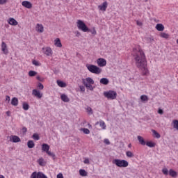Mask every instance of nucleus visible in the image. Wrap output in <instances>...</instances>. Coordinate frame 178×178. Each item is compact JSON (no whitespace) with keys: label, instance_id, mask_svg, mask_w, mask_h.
I'll return each mask as SVG.
<instances>
[{"label":"nucleus","instance_id":"f257e3e1","mask_svg":"<svg viewBox=\"0 0 178 178\" xmlns=\"http://www.w3.org/2000/svg\"><path fill=\"white\" fill-rule=\"evenodd\" d=\"M133 56L135 60V64L138 69L142 70L143 76H147L148 74V68L147 67V58H145V54L140 47L134 48Z\"/></svg>","mask_w":178,"mask_h":178},{"label":"nucleus","instance_id":"f03ea898","mask_svg":"<svg viewBox=\"0 0 178 178\" xmlns=\"http://www.w3.org/2000/svg\"><path fill=\"white\" fill-rule=\"evenodd\" d=\"M86 67L88 70L90 72V73H93L94 74H101V73H102V69H101L97 65L87 64Z\"/></svg>","mask_w":178,"mask_h":178},{"label":"nucleus","instance_id":"7ed1b4c3","mask_svg":"<svg viewBox=\"0 0 178 178\" xmlns=\"http://www.w3.org/2000/svg\"><path fill=\"white\" fill-rule=\"evenodd\" d=\"M82 83L85 85V87H86L88 90H90V91L94 90V88L92 87V85H91L94 84V80L92 78L88 77L86 79H83Z\"/></svg>","mask_w":178,"mask_h":178},{"label":"nucleus","instance_id":"20e7f679","mask_svg":"<svg viewBox=\"0 0 178 178\" xmlns=\"http://www.w3.org/2000/svg\"><path fill=\"white\" fill-rule=\"evenodd\" d=\"M113 163L118 168H127L129 166V162L126 160L114 159Z\"/></svg>","mask_w":178,"mask_h":178},{"label":"nucleus","instance_id":"39448f33","mask_svg":"<svg viewBox=\"0 0 178 178\" xmlns=\"http://www.w3.org/2000/svg\"><path fill=\"white\" fill-rule=\"evenodd\" d=\"M76 26L79 30H81V31H83V33L90 31V29L88 27H87V25H86V24L82 20L78 19L76 22Z\"/></svg>","mask_w":178,"mask_h":178},{"label":"nucleus","instance_id":"423d86ee","mask_svg":"<svg viewBox=\"0 0 178 178\" xmlns=\"http://www.w3.org/2000/svg\"><path fill=\"white\" fill-rule=\"evenodd\" d=\"M104 95L108 99H116L118 97V93L114 90H109L104 92Z\"/></svg>","mask_w":178,"mask_h":178},{"label":"nucleus","instance_id":"0eeeda50","mask_svg":"<svg viewBox=\"0 0 178 178\" xmlns=\"http://www.w3.org/2000/svg\"><path fill=\"white\" fill-rule=\"evenodd\" d=\"M42 51L47 56H52V49L51 47H43Z\"/></svg>","mask_w":178,"mask_h":178},{"label":"nucleus","instance_id":"6e6552de","mask_svg":"<svg viewBox=\"0 0 178 178\" xmlns=\"http://www.w3.org/2000/svg\"><path fill=\"white\" fill-rule=\"evenodd\" d=\"M1 51L4 55H8L9 54V51L8 50V45L5 42H2L1 43Z\"/></svg>","mask_w":178,"mask_h":178},{"label":"nucleus","instance_id":"1a4fd4ad","mask_svg":"<svg viewBox=\"0 0 178 178\" xmlns=\"http://www.w3.org/2000/svg\"><path fill=\"white\" fill-rule=\"evenodd\" d=\"M97 63L99 67H104V66H106V60L104 58H98L97 60Z\"/></svg>","mask_w":178,"mask_h":178},{"label":"nucleus","instance_id":"9d476101","mask_svg":"<svg viewBox=\"0 0 178 178\" xmlns=\"http://www.w3.org/2000/svg\"><path fill=\"white\" fill-rule=\"evenodd\" d=\"M22 5L24 8H26V9H31L33 8V4L29 1H22Z\"/></svg>","mask_w":178,"mask_h":178},{"label":"nucleus","instance_id":"9b49d317","mask_svg":"<svg viewBox=\"0 0 178 178\" xmlns=\"http://www.w3.org/2000/svg\"><path fill=\"white\" fill-rule=\"evenodd\" d=\"M32 94L37 98H42V93L40 92V91L36 89L33 90Z\"/></svg>","mask_w":178,"mask_h":178},{"label":"nucleus","instance_id":"f8f14e48","mask_svg":"<svg viewBox=\"0 0 178 178\" xmlns=\"http://www.w3.org/2000/svg\"><path fill=\"white\" fill-rule=\"evenodd\" d=\"M106 8H108V2L106 1H104L102 5L98 6V9H99V10H103V12L106 10Z\"/></svg>","mask_w":178,"mask_h":178},{"label":"nucleus","instance_id":"ddd939ff","mask_svg":"<svg viewBox=\"0 0 178 178\" xmlns=\"http://www.w3.org/2000/svg\"><path fill=\"white\" fill-rule=\"evenodd\" d=\"M10 141H12L13 143H20L21 140L17 136H11L10 138Z\"/></svg>","mask_w":178,"mask_h":178},{"label":"nucleus","instance_id":"4468645a","mask_svg":"<svg viewBox=\"0 0 178 178\" xmlns=\"http://www.w3.org/2000/svg\"><path fill=\"white\" fill-rule=\"evenodd\" d=\"M8 23L10 24V26H17L18 24L17 21H16V19H15L14 18L8 19Z\"/></svg>","mask_w":178,"mask_h":178},{"label":"nucleus","instance_id":"2eb2a0df","mask_svg":"<svg viewBox=\"0 0 178 178\" xmlns=\"http://www.w3.org/2000/svg\"><path fill=\"white\" fill-rule=\"evenodd\" d=\"M42 151H43L44 152H47L49 151V145L47 144V143H43L42 145Z\"/></svg>","mask_w":178,"mask_h":178},{"label":"nucleus","instance_id":"dca6fc26","mask_svg":"<svg viewBox=\"0 0 178 178\" xmlns=\"http://www.w3.org/2000/svg\"><path fill=\"white\" fill-rule=\"evenodd\" d=\"M54 45L58 48H62V42H60V39L56 38L54 40Z\"/></svg>","mask_w":178,"mask_h":178},{"label":"nucleus","instance_id":"f3484780","mask_svg":"<svg viewBox=\"0 0 178 178\" xmlns=\"http://www.w3.org/2000/svg\"><path fill=\"white\" fill-rule=\"evenodd\" d=\"M100 84H104V86H108V84H109V79L106 78H102L100 79Z\"/></svg>","mask_w":178,"mask_h":178},{"label":"nucleus","instance_id":"a211bd4d","mask_svg":"<svg viewBox=\"0 0 178 178\" xmlns=\"http://www.w3.org/2000/svg\"><path fill=\"white\" fill-rule=\"evenodd\" d=\"M96 124H99L100 127H102L103 130H105L106 129V124H105V122L102 120L96 122Z\"/></svg>","mask_w":178,"mask_h":178},{"label":"nucleus","instance_id":"6ab92c4d","mask_svg":"<svg viewBox=\"0 0 178 178\" xmlns=\"http://www.w3.org/2000/svg\"><path fill=\"white\" fill-rule=\"evenodd\" d=\"M156 29L158 31H163L165 30V26L162 24H157L156 25Z\"/></svg>","mask_w":178,"mask_h":178},{"label":"nucleus","instance_id":"aec40b11","mask_svg":"<svg viewBox=\"0 0 178 178\" xmlns=\"http://www.w3.org/2000/svg\"><path fill=\"white\" fill-rule=\"evenodd\" d=\"M11 105L13 106H17V105H19V99L16 97H13L11 100Z\"/></svg>","mask_w":178,"mask_h":178},{"label":"nucleus","instance_id":"412c9836","mask_svg":"<svg viewBox=\"0 0 178 178\" xmlns=\"http://www.w3.org/2000/svg\"><path fill=\"white\" fill-rule=\"evenodd\" d=\"M60 98L63 102H69L70 101L67 95L65 94L61 95Z\"/></svg>","mask_w":178,"mask_h":178},{"label":"nucleus","instance_id":"4be33fe9","mask_svg":"<svg viewBox=\"0 0 178 178\" xmlns=\"http://www.w3.org/2000/svg\"><path fill=\"white\" fill-rule=\"evenodd\" d=\"M37 27V31H38V33H44V26H42V24H38Z\"/></svg>","mask_w":178,"mask_h":178},{"label":"nucleus","instance_id":"5701e85b","mask_svg":"<svg viewBox=\"0 0 178 178\" xmlns=\"http://www.w3.org/2000/svg\"><path fill=\"white\" fill-rule=\"evenodd\" d=\"M138 140L140 144H141V145H145L146 143H145V140H144V138H143L142 136H138Z\"/></svg>","mask_w":178,"mask_h":178},{"label":"nucleus","instance_id":"b1692460","mask_svg":"<svg viewBox=\"0 0 178 178\" xmlns=\"http://www.w3.org/2000/svg\"><path fill=\"white\" fill-rule=\"evenodd\" d=\"M169 175L171 176V177H176V176H177V172L172 169H170L169 170Z\"/></svg>","mask_w":178,"mask_h":178},{"label":"nucleus","instance_id":"393cba45","mask_svg":"<svg viewBox=\"0 0 178 178\" xmlns=\"http://www.w3.org/2000/svg\"><path fill=\"white\" fill-rule=\"evenodd\" d=\"M35 144H34V141L29 140L27 143L28 148H34Z\"/></svg>","mask_w":178,"mask_h":178},{"label":"nucleus","instance_id":"a878e982","mask_svg":"<svg viewBox=\"0 0 178 178\" xmlns=\"http://www.w3.org/2000/svg\"><path fill=\"white\" fill-rule=\"evenodd\" d=\"M140 99L142 102H148L149 99L148 98V96L145 95H143L140 96Z\"/></svg>","mask_w":178,"mask_h":178},{"label":"nucleus","instance_id":"bb28decb","mask_svg":"<svg viewBox=\"0 0 178 178\" xmlns=\"http://www.w3.org/2000/svg\"><path fill=\"white\" fill-rule=\"evenodd\" d=\"M57 84L59 87L65 88L66 87V83L62 81H57Z\"/></svg>","mask_w":178,"mask_h":178},{"label":"nucleus","instance_id":"cd10ccee","mask_svg":"<svg viewBox=\"0 0 178 178\" xmlns=\"http://www.w3.org/2000/svg\"><path fill=\"white\" fill-rule=\"evenodd\" d=\"M172 124H173L174 129H176V130H178V120H174L172 121Z\"/></svg>","mask_w":178,"mask_h":178},{"label":"nucleus","instance_id":"c85d7f7f","mask_svg":"<svg viewBox=\"0 0 178 178\" xmlns=\"http://www.w3.org/2000/svg\"><path fill=\"white\" fill-rule=\"evenodd\" d=\"M152 131L156 138H161V135L159 134V133H157V131L154 129H152Z\"/></svg>","mask_w":178,"mask_h":178},{"label":"nucleus","instance_id":"c756f323","mask_svg":"<svg viewBox=\"0 0 178 178\" xmlns=\"http://www.w3.org/2000/svg\"><path fill=\"white\" fill-rule=\"evenodd\" d=\"M80 176L86 177L87 176V172L85 170L81 169L79 170Z\"/></svg>","mask_w":178,"mask_h":178},{"label":"nucleus","instance_id":"7c9ffc66","mask_svg":"<svg viewBox=\"0 0 178 178\" xmlns=\"http://www.w3.org/2000/svg\"><path fill=\"white\" fill-rule=\"evenodd\" d=\"M38 178H48V177L43 172H38Z\"/></svg>","mask_w":178,"mask_h":178},{"label":"nucleus","instance_id":"2f4dec72","mask_svg":"<svg viewBox=\"0 0 178 178\" xmlns=\"http://www.w3.org/2000/svg\"><path fill=\"white\" fill-rule=\"evenodd\" d=\"M37 72L35 71L31 70L29 72V76H30V77H34V76H35Z\"/></svg>","mask_w":178,"mask_h":178},{"label":"nucleus","instance_id":"473e14b6","mask_svg":"<svg viewBox=\"0 0 178 178\" xmlns=\"http://www.w3.org/2000/svg\"><path fill=\"white\" fill-rule=\"evenodd\" d=\"M126 155L128 158H133L134 156V154L131 151H127Z\"/></svg>","mask_w":178,"mask_h":178},{"label":"nucleus","instance_id":"72a5a7b5","mask_svg":"<svg viewBox=\"0 0 178 178\" xmlns=\"http://www.w3.org/2000/svg\"><path fill=\"white\" fill-rule=\"evenodd\" d=\"M160 37H161V38L168 39V38H169V34L165 33H161L160 34Z\"/></svg>","mask_w":178,"mask_h":178},{"label":"nucleus","instance_id":"f704fd0d","mask_svg":"<svg viewBox=\"0 0 178 178\" xmlns=\"http://www.w3.org/2000/svg\"><path fill=\"white\" fill-rule=\"evenodd\" d=\"M30 106L27 103H23V109L24 111H29Z\"/></svg>","mask_w":178,"mask_h":178},{"label":"nucleus","instance_id":"c9c22d12","mask_svg":"<svg viewBox=\"0 0 178 178\" xmlns=\"http://www.w3.org/2000/svg\"><path fill=\"white\" fill-rule=\"evenodd\" d=\"M146 145L147 147H149L150 148H154V147H155V143H154L152 142H147Z\"/></svg>","mask_w":178,"mask_h":178},{"label":"nucleus","instance_id":"e433bc0d","mask_svg":"<svg viewBox=\"0 0 178 178\" xmlns=\"http://www.w3.org/2000/svg\"><path fill=\"white\" fill-rule=\"evenodd\" d=\"M81 131H83L84 134H90V129L87 128H81Z\"/></svg>","mask_w":178,"mask_h":178},{"label":"nucleus","instance_id":"4c0bfd02","mask_svg":"<svg viewBox=\"0 0 178 178\" xmlns=\"http://www.w3.org/2000/svg\"><path fill=\"white\" fill-rule=\"evenodd\" d=\"M46 154H47V155H49V156H51V158H53V159H55V154L54 152H51V151H48Z\"/></svg>","mask_w":178,"mask_h":178},{"label":"nucleus","instance_id":"58836bf2","mask_svg":"<svg viewBox=\"0 0 178 178\" xmlns=\"http://www.w3.org/2000/svg\"><path fill=\"white\" fill-rule=\"evenodd\" d=\"M32 138H33V140H35L36 141H38V140H40V136H38V134H33V135L32 136Z\"/></svg>","mask_w":178,"mask_h":178},{"label":"nucleus","instance_id":"ea45409f","mask_svg":"<svg viewBox=\"0 0 178 178\" xmlns=\"http://www.w3.org/2000/svg\"><path fill=\"white\" fill-rule=\"evenodd\" d=\"M31 178H38V172H33L31 175Z\"/></svg>","mask_w":178,"mask_h":178},{"label":"nucleus","instance_id":"a19ab883","mask_svg":"<svg viewBox=\"0 0 178 178\" xmlns=\"http://www.w3.org/2000/svg\"><path fill=\"white\" fill-rule=\"evenodd\" d=\"M86 111L88 115H92L93 112H92V108H91V107H87Z\"/></svg>","mask_w":178,"mask_h":178},{"label":"nucleus","instance_id":"79ce46f5","mask_svg":"<svg viewBox=\"0 0 178 178\" xmlns=\"http://www.w3.org/2000/svg\"><path fill=\"white\" fill-rule=\"evenodd\" d=\"M162 172L163 175H165V176H168V175H169V171L168 170V168H163Z\"/></svg>","mask_w":178,"mask_h":178},{"label":"nucleus","instance_id":"37998d69","mask_svg":"<svg viewBox=\"0 0 178 178\" xmlns=\"http://www.w3.org/2000/svg\"><path fill=\"white\" fill-rule=\"evenodd\" d=\"M33 65H34L35 66H41V63H40V62L34 60L33 62H32Z\"/></svg>","mask_w":178,"mask_h":178},{"label":"nucleus","instance_id":"c03bdc74","mask_svg":"<svg viewBox=\"0 0 178 178\" xmlns=\"http://www.w3.org/2000/svg\"><path fill=\"white\" fill-rule=\"evenodd\" d=\"M146 41H147V42H152L154 41V38L152 37H147L145 38Z\"/></svg>","mask_w":178,"mask_h":178},{"label":"nucleus","instance_id":"a18cd8bd","mask_svg":"<svg viewBox=\"0 0 178 178\" xmlns=\"http://www.w3.org/2000/svg\"><path fill=\"white\" fill-rule=\"evenodd\" d=\"M38 87L39 88L40 90H44V85L42 83H39Z\"/></svg>","mask_w":178,"mask_h":178},{"label":"nucleus","instance_id":"49530a36","mask_svg":"<svg viewBox=\"0 0 178 178\" xmlns=\"http://www.w3.org/2000/svg\"><path fill=\"white\" fill-rule=\"evenodd\" d=\"M79 88H80V90L82 91L83 92L86 91V87H84L83 86H80Z\"/></svg>","mask_w":178,"mask_h":178},{"label":"nucleus","instance_id":"de8ad7c7","mask_svg":"<svg viewBox=\"0 0 178 178\" xmlns=\"http://www.w3.org/2000/svg\"><path fill=\"white\" fill-rule=\"evenodd\" d=\"M8 0H0V5H5Z\"/></svg>","mask_w":178,"mask_h":178},{"label":"nucleus","instance_id":"09e8293b","mask_svg":"<svg viewBox=\"0 0 178 178\" xmlns=\"http://www.w3.org/2000/svg\"><path fill=\"white\" fill-rule=\"evenodd\" d=\"M137 26H139V27H141L143 26V22L140 21H136Z\"/></svg>","mask_w":178,"mask_h":178},{"label":"nucleus","instance_id":"8fccbe9b","mask_svg":"<svg viewBox=\"0 0 178 178\" xmlns=\"http://www.w3.org/2000/svg\"><path fill=\"white\" fill-rule=\"evenodd\" d=\"M39 165H40V166H42V163H44V159H39Z\"/></svg>","mask_w":178,"mask_h":178},{"label":"nucleus","instance_id":"3c124183","mask_svg":"<svg viewBox=\"0 0 178 178\" xmlns=\"http://www.w3.org/2000/svg\"><path fill=\"white\" fill-rule=\"evenodd\" d=\"M158 113H159V115H163V110L159 108L158 111Z\"/></svg>","mask_w":178,"mask_h":178},{"label":"nucleus","instance_id":"603ef678","mask_svg":"<svg viewBox=\"0 0 178 178\" xmlns=\"http://www.w3.org/2000/svg\"><path fill=\"white\" fill-rule=\"evenodd\" d=\"M22 130V133L24 134L27 133V128H26L25 127H24Z\"/></svg>","mask_w":178,"mask_h":178},{"label":"nucleus","instance_id":"864d4df0","mask_svg":"<svg viewBox=\"0 0 178 178\" xmlns=\"http://www.w3.org/2000/svg\"><path fill=\"white\" fill-rule=\"evenodd\" d=\"M104 143H105V144H107V145H109V144H111V142L109 141L108 139H105Z\"/></svg>","mask_w":178,"mask_h":178},{"label":"nucleus","instance_id":"5fc2aeb1","mask_svg":"<svg viewBox=\"0 0 178 178\" xmlns=\"http://www.w3.org/2000/svg\"><path fill=\"white\" fill-rule=\"evenodd\" d=\"M57 178H63V175L62 173H59L58 175H57Z\"/></svg>","mask_w":178,"mask_h":178},{"label":"nucleus","instance_id":"6e6d98bb","mask_svg":"<svg viewBox=\"0 0 178 178\" xmlns=\"http://www.w3.org/2000/svg\"><path fill=\"white\" fill-rule=\"evenodd\" d=\"M91 33L93 34L94 35H95V34H97V31H95V29H93V30L91 31Z\"/></svg>","mask_w":178,"mask_h":178},{"label":"nucleus","instance_id":"4d7b16f0","mask_svg":"<svg viewBox=\"0 0 178 178\" xmlns=\"http://www.w3.org/2000/svg\"><path fill=\"white\" fill-rule=\"evenodd\" d=\"M84 163H90V160L88 159H86L84 160Z\"/></svg>","mask_w":178,"mask_h":178},{"label":"nucleus","instance_id":"13d9d810","mask_svg":"<svg viewBox=\"0 0 178 178\" xmlns=\"http://www.w3.org/2000/svg\"><path fill=\"white\" fill-rule=\"evenodd\" d=\"M6 101H10V97L6 96Z\"/></svg>","mask_w":178,"mask_h":178},{"label":"nucleus","instance_id":"bf43d9fd","mask_svg":"<svg viewBox=\"0 0 178 178\" xmlns=\"http://www.w3.org/2000/svg\"><path fill=\"white\" fill-rule=\"evenodd\" d=\"M36 79L37 80H39V81H41V77H40V76H38Z\"/></svg>","mask_w":178,"mask_h":178},{"label":"nucleus","instance_id":"052dcab7","mask_svg":"<svg viewBox=\"0 0 178 178\" xmlns=\"http://www.w3.org/2000/svg\"><path fill=\"white\" fill-rule=\"evenodd\" d=\"M6 115L7 116H10V111H7Z\"/></svg>","mask_w":178,"mask_h":178},{"label":"nucleus","instance_id":"680f3d73","mask_svg":"<svg viewBox=\"0 0 178 178\" xmlns=\"http://www.w3.org/2000/svg\"><path fill=\"white\" fill-rule=\"evenodd\" d=\"M129 148H131V144L128 145Z\"/></svg>","mask_w":178,"mask_h":178},{"label":"nucleus","instance_id":"e2e57ef3","mask_svg":"<svg viewBox=\"0 0 178 178\" xmlns=\"http://www.w3.org/2000/svg\"><path fill=\"white\" fill-rule=\"evenodd\" d=\"M0 178H5L3 175H0Z\"/></svg>","mask_w":178,"mask_h":178},{"label":"nucleus","instance_id":"0e129e2a","mask_svg":"<svg viewBox=\"0 0 178 178\" xmlns=\"http://www.w3.org/2000/svg\"><path fill=\"white\" fill-rule=\"evenodd\" d=\"M76 34H78L79 35H80V32L77 31Z\"/></svg>","mask_w":178,"mask_h":178},{"label":"nucleus","instance_id":"69168bd1","mask_svg":"<svg viewBox=\"0 0 178 178\" xmlns=\"http://www.w3.org/2000/svg\"><path fill=\"white\" fill-rule=\"evenodd\" d=\"M88 127H92L91 124H88Z\"/></svg>","mask_w":178,"mask_h":178},{"label":"nucleus","instance_id":"338daca9","mask_svg":"<svg viewBox=\"0 0 178 178\" xmlns=\"http://www.w3.org/2000/svg\"><path fill=\"white\" fill-rule=\"evenodd\" d=\"M145 2H148V0H145Z\"/></svg>","mask_w":178,"mask_h":178}]
</instances>
